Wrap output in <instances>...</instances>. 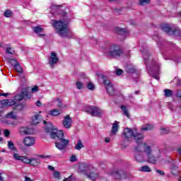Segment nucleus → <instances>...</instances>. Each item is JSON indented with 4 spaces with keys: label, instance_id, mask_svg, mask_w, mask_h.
Listing matches in <instances>:
<instances>
[{
    "label": "nucleus",
    "instance_id": "f257e3e1",
    "mask_svg": "<svg viewBox=\"0 0 181 181\" xmlns=\"http://www.w3.org/2000/svg\"><path fill=\"white\" fill-rule=\"evenodd\" d=\"M162 153L158 146H149L146 143L139 144L135 148V160L139 163L148 162L149 163H156L160 160Z\"/></svg>",
    "mask_w": 181,
    "mask_h": 181
},
{
    "label": "nucleus",
    "instance_id": "f03ea898",
    "mask_svg": "<svg viewBox=\"0 0 181 181\" xmlns=\"http://www.w3.org/2000/svg\"><path fill=\"white\" fill-rule=\"evenodd\" d=\"M45 131L50 134L52 139H59V141L55 142V146L59 151H63L69 146L70 140L64 139V132L62 130H57L54 126L50 122L47 123L45 126Z\"/></svg>",
    "mask_w": 181,
    "mask_h": 181
},
{
    "label": "nucleus",
    "instance_id": "7ed1b4c3",
    "mask_svg": "<svg viewBox=\"0 0 181 181\" xmlns=\"http://www.w3.org/2000/svg\"><path fill=\"white\" fill-rule=\"evenodd\" d=\"M141 52L143 54V57L145 62V64H147V71L148 74H151L152 77L156 78V80H159L160 64L158 61L151 59V53L147 50H142Z\"/></svg>",
    "mask_w": 181,
    "mask_h": 181
},
{
    "label": "nucleus",
    "instance_id": "20e7f679",
    "mask_svg": "<svg viewBox=\"0 0 181 181\" xmlns=\"http://www.w3.org/2000/svg\"><path fill=\"white\" fill-rule=\"evenodd\" d=\"M53 26L56 29L57 33H58L61 37H70L72 35L71 30L69 28L67 22L62 21H54Z\"/></svg>",
    "mask_w": 181,
    "mask_h": 181
},
{
    "label": "nucleus",
    "instance_id": "39448f33",
    "mask_svg": "<svg viewBox=\"0 0 181 181\" xmlns=\"http://www.w3.org/2000/svg\"><path fill=\"white\" fill-rule=\"evenodd\" d=\"M123 135L127 141L134 139L135 142L138 144H142V140L144 139V134L138 133L136 128L130 129L127 127L124 129Z\"/></svg>",
    "mask_w": 181,
    "mask_h": 181
},
{
    "label": "nucleus",
    "instance_id": "423d86ee",
    "mask_svg": "<svg viewBox=\"0 0 181 181\" xmlns=\"http://www.w3.org/2000/svg\"><path fill=\"white\" fill-rule=\"evenodd\" d=\"M105 53H106L107 56H110V57H117L122 54V51L121 48H119V46L112 45L109 48L105 49Z\"/></svg>",
    "mask_w": 181,
    "mask_h": 181
},
{
    "label": "nucleus",
    "instance_id": "0eeeda50",
    "mask_svg": "<svg viewBox=\"0 0 181 181\" xmlns=\"http://www.w3.org/2000/svg\"><path fill=\"white\" fill-rule=\"evenodd\" d=\"M85 111L90 114V115H92V117H101L104 114V110L94 106H86Z\"/></svg>",
    "mask_w": 181,
    "mask_h": 181
},
{
    "label": "nucleus",
    "instance_id": "6e6552de",
    "mask_svg": "<svg viewBox=\"0 0 181 181\" xmlns=\"http://www.w3.org/2000/svg\"><path fill=\"white\" fill-rule=\"evenodd\" d=\"M101 77L103 80V83L106 87L108 94H110V95H114L115 94V90L114 89L112 84H111V82H110V80H108L104 75H102Z\"/></svg>",
    "mask_w": 181,
    "mask_h": 181
},
{
    "label": "nucleus",
    "instance_id": "1a4fd4ad",
    "mask_svg": "<svg viewBox=\"0 0 181 181\" xmlns=\"http://www.w3.org/2000/svg\"><path fill=\"white\" fill-rule=\"evenodd\" d=\"M57 63H59V57H57V54H56V52H52L48 57V64L50 69H54V67L57 66Z\"/></svg>",
    "mask_w": 181,
    "mask_h": 181
},
{
    "label": "nucleus",
    "instance_id": "9d476101",
    "mask_svg": "<svg viewBox=\"0 0 181 181\" xmlns=\"http://www.w3.org/2000/svg\"><path fill=\"white\" fill-rule=\"evenodd\" d=\"M62 125L66 129H70V128H71V125H73V119L70 115H68L64 117Z\"/></svg>",
    "mask_w": 181,
    "mask_h": 181
},
{
    "label": "nucleus",
    "instance_id": "9b49d317",
    "mask_svg": "<svg viewBox=\"0 0 181 181\" xmlns=\"http://www.w3.org/2000/svg\"><path fill=\"white\" fill-rule=\"evenodd\" d=\"M35 142L36 139L35 137L32 136H26L23 140V144L25 145V146H33Z\"/></svg>",
    "mask_w": 181,
    "mask_h": 181
},
{
    "label": "nucleus",
    "instance_id": "f8f14e48",
    "mask_svg": "<svg viewBox=\"0 0 181 181\" xmlns=\"http://www.w3.org/2000/svg\"><path fill=\"white\" fill-rule=\"evenodd\" d=\"M19 132L21 135H30L35 132L33 128L28 127H21L19 129Z\"/></svg>",
    "mask_w": 181,
    "mask_h": 181
},
{
    "label": "nucleus",
    "instance_id": "ddd939ff",
    "mask_svg": "<svg viewBox=\"0 0 181 181\" xmlns=\"http://www.w3.org/2000/svg\"><path fill=\"white\" fill-rule=\"evenodd\" d=\"M111 175L114 176L115 179H121V176H124L127 174L122 170H115L112 172Z\"/></svg>",
    "mask_w": 181,
    "mask_h": 181
},
{
    "label": "nucleus",
    "instance_id": "4468645a",
    "mask_svg": "<svg viewBox=\"0 0 181 181\" xmlns=\"http://www.w3.org/2000/svg\"><path fill=\"white\" fill-rule=\"evenodd\" d=\"M1 105L2 107H11L12 105H15L16 103L11 99H5L3 100H1Z\"/></svg>",
    "mask_w": 181,
    "mask_h": 181
},
{
    "label": "nucleus",
    "instance_id": "2eb2a0df",
    "mask_svg": "<svg viewBox=\"0 0 181 181\" xmlns=\"http://www.w3.org/2000/svg\"><path fill=\"white\" fill-rule=\"evenodd\" d=\"M43 119V117L42 115H39V113L35 114L33 117H32V124L33 125H37L40 121Z\"/></svg>",
    "mask_w": 181,
    "mask_h": 181
},
{
    "label": "nucleus",
    "instance_id": "dca6fc26",
    "mask_svg": "<svg viewBox=\"0 0 181 181\" xmlns=\"http://www.w3.org/2000/svg\"><path fill=\"white\" fill-rule=\"evenodd\" d=\"M62 114V110L60 109H53L48 111V115H51V117H57Z\"/></svg>",
    "mask_w": 181,
    "mask_h": 181
},
{
    "label": "nucleus",
    "instance_id": "f3484780",
    "mask_svg": "<svg viewBox=\"0 0 181 181\" xmlns=\"http://www.w3.org/2000/svg\"><path fill=\"white\" fill-rule=\"evenodd\" d=\"M52 103H48L47 106L52 107V105H57V107H59V108H60V107H62V100L61 99H59V98L54 99Z\"/></svg>",
    "mask_w": 181,
    "mask_h": 181
},
{
    "label": "nucleus",
    "instance_id": "a211bd4d",
    "mask_svg": "<svg viewBox=\"0 0 181 181\" xmlns=\"http://www.w3.org/2000/svg\"><path fill=\"white\" fill-rule=\"evenodd\" d=\"M40 163H42V162L39 158H32L30 160V165H31V166H39Z\"/></svg>",
    "mask_w": 181,
    "mask_h": 181
},
{
    "label": "nucleus",
    "instance_id": "6ab92c4d",
    "mask_svg": "<svg viewBox=\"0 0 181 181\" xmlns=\"http://www.w3.org/2000/svg\"><path fill=\"white\" fill-rule=\"evenodd\" d=\"M161 28L164 32H166V33H168V35H170V33L173 30V28H172V27H170L169 24L163 25Z\"/></svg>",
    "mask_w": 181,
    "mask_h": 181
},
{
    "label": "nucleus",
    "instance_id": "aec40b11",
    "mask_svg": "<svg viewBox=\"0 0 181 181\" xmlns=\"http://www.w3.org/2000/svg\"><path fill=\"white\" fill-rule=\"evenodd\" d=\"M7 146L9 149V151H11V152H16L18 151V148L15 146V144H13V141H8L7 143Z\"/></svg>",
    "mask_w": 181,
    "mask_h": 181
},
{
    "label": "nucleus",
    "instance_id": "412c9836",
    "mask_svg": "<svg viewBox=\"0 0 181 181\" xmlns=\"http://www.w3.org/2000/svg\"><path fill=\"white\" fill-rule=\"evenodd\" d=\"M118 128H119V125L118 124V121H115L112 127V131H111L112 135H115V134L118 132Z\"/></svg>",
    "mask_w": 181,
    "mask_h": 181
},
{
    "label": "nucleus",
    "instance_id": "4be33fe9",
    "mask_svg": "<svg viewBox=\"0 0 181 181\" xmlns=\"http://www.w3.org/2000/svg\"><path fill=\"white\" fill-rule=\"evenodd\" d=\"M86 176L88 177V179H90V180L95 181L97 179H98V174L96 173L92 172L89 174L87 173Z\"/></svg>",
    "mask_w": 181,
    "mask_h": 181
},
{
    "label": "nucleus",
    "instance_id": "5701e85b",
    "mask_svg": "<svg viewBox=\"0 0 181 181\" xmlns=\"http://www.w3.org/2000/svg\"><path fill=\"white\" fill-rule=\"evenodd\" d=\"M170 172L173 176H177V173L179 172V168H177V166L175 164H172L170 166Z\"/></svg>",
    "mask_w": 181,
    "mask_h": 181
},
{
    "label": "nucleus",
    "instance_id": "b1692460",
    "mask_svg": "<svg viewBox=\"0 0 181 181\" xmlns=\"http://www.w3.org/2000/svg\"><path fill=\"white\" fill-rule=\"evenodd\" d=\"M83 148H84L83 141L81 140H78L77 144L75 145V149H76V151H81Z\"/></svg>",
    "mask_w": 181,
    "mask_h": 181
},
{
    "label": "nucleus",
    "instance_id": "393cba45",
    "mask_svg": "<svg viewBox=\"0 0 181 181\" xmlns=\"http://www.w3.org/2000/svg\"><path fill=\"white\" fill-rule=\"evenodd\" d=\"M126 71H127V73H135L136 71V69L134 66L127 65L126 66Z\"/></svg>",
    "mask_w": 181,
    "mask_h": 181
},
{
    "label": "nucleus",
    "instance_id": "a878e982",
    "mask_svg": "<svg viewBox=\"0 0 181 181\" xmlns=\"http://www.w3.org/2000/svg\"><path fill=\"white\" fill-rule=\"evenodd\" d=\"M142 131H151L153 129V125L152 124H146L141 127Z\"/></svg>",
    "mask_w": 181,
    "mask_h": 181
},
{
    "label": "nucleus",
    "instance_id": "bb28decb",
    "mask_svg": "<svg viewBox=\"0 0 181 181\" xmlns=\"http://www.w3.org/2000/svg\"><path fill=\"white\" fill-rule=\"evenodd\" d=\"M170 35H172L173 36H180V29H173V31H171V33Z\"/></svg>",
    "mask_w": 181,
    "mask_h": 181
},
{
    "label": "nucleus",
    "instance_id": "cd10ccee",
    "mask_svg": "<svg viewBox=\"0 0 181 181\" xmlns=\"http://www.w3.org/2000/svg\"><path fill=\"white\" fill-rule=\"evenodd\" d=\"M164 95L165 97H172L173 95V91L170 89L164 90Z\"/></svg>",
    "mask_w": 181,
    "mask_h": 181
},
{
    "label": "nucleus",
    "instance_id": "c85d7f7f",
    "mask_svg": "<svg viewBox=\"0 0 181 181\" xmlns=\"http://www.w3.org/2000/svg\"><path fill=\"white\" fill-rule=\"evenodd\" d=\"M21 162H23V163H25V165H30V158H28L25 156H23L21 158Z\"/></svg>",
    "mask_w": 181,
    "mask_h": 181
},
{
    "label": "nucleus",
    "instance_id": "c756f323",
    "mask_svg": "<svg viewBox=\"0 0 181 181\" xmlns=\"http://www.w3.org/2000/svg\"><path fill=\"white\" fill-rule=\"evenodd\" d=\"M139 170L140 172H151V168H149L148 165H144L141 167Z\"/></svg>",
    "mask_w": 181,
    "mask_h": 181
},
{
    "label": "nucleus",
    "instance_id": "7c9ffc66",
    "mask_svg": "<svg viewBox=\"0 0 181 181\" xmlns=\"http://www.w3.org/2000/svg\"><path fill=\"white\" fill-rule=\"evenodd\" d=\"M62 6L60 5H52L51 6V12L52 13H54V12H56V11H59V9H60Z\"/></svg>",
    "mask_w": 181,
    "mask_h": 181
},
{
    "label": "nucleus",
    "instance_id": "2f4dec72",
    "mask_svg": "<svg viewBox=\"0 0 181 181\" xmlns=\"http://www.w3.org/2000/svg\"><path fill=\"white\" fill-rule=\"evenodd\" d=\"M23 97H25V94L23 93H22L20 95H16L14 97V100H15V101H22V99L23 98Z\"/></svg>",
    "mask_w": 181,
    "mask_h": 181
},
{
    "label": "nucleus",
    "instance_id": "473e14b6",
    "mask_svg": "<svg viewBox=\"0 0 181 181\" xmlns=\"http://www.w3.org/2000/svg\"><path fill=\"white\" fill-rule=\"evenodd\" d=\"M22 157H23V156H21V155H19L18 153H16L13 154V158L15 160H18V161L21 162Z\"/></svg>",
    "mask_w": 181,
    "mask_h": 181
},
{
    "label": "nucleus",
    "instance_id": "72a5a7b5",
    "mask_svg": "<svg viewBox=\"0 0 181 181\" xmlns=\"http://www.w3.org/2000/svg\"><path fill=\"white\" fill-rule=\"evenodd\" d=\"M6 118H11L12 119H16L17 116L16 114L13 112H11L6 115Z\"/></svg>",
    "mask_w": 181,
    "mask_h": 181
},
{
    "label": "nucleus",
    "instance_id": "f704fd0d",
    "mask_svg": "<svg viewBox=\"0 0 181 181\" xmlns=\"http://www.w3.org/2000/svg\"><path fill=\"white\" fill-rule=\"evenodd\" d=\"M6 53H8L9 54H15V50L13 49L11 45H8L6 49Z\"/></svg>",
    "mask_w": 181,
    "mask_h": 181
},
{
    "label": "nucleus",
    "instance_id": "c9c22d12",
    "mask_svg": "<svg viewBox=\"0 0 181 181\" xmlns=\"http://www.w3.org/2000/svg\"><path fill=\"white\" fill-rule=\"evenodd\" d=\"M76 86L78 90H81L82 88H84V83H83V82L80 81H76Z\"/></svg>",
    "mask_w": 181,
    "mask_h": 181
},
{
    "label": "nucleus",
    "instance_id": "e433bc0d",
    "mask_svg": "<svg viewBox=\"0 0 181 181\" xmlns=\"http://www.w3.org/2000/svg\"><path fill=\"white\" fill-rule=\"evenodd\" d=\"M4 16L6 18H12V16H13V13H12L11 10H6L4 12Z\"/></svg>",
    "mask_w": 181,
    "mask_h": 181
},
{
    "label": "nucleus",
    "instance_id": "4c0bfd02",
    "mask_svg": "<svg viewBox=\"0 0 181 181\" xmlns=\"http://www.w3.org/2000/svg\"><path fill=\"white\" fill-rule=\"evenodd\" d=\"M121 109L123 112V114L126 115L128 118H129V113L128 112V110H127V107L125 105H122Z\"/></svg>",
    "mask_w": 181,
    "mask_h": 181
},
{
    "label": "nucleus",
    "instance_id": "58836bf2",
    "mask_svg": "<svg viewBox=\"0 0 181 181\" xmlns=\"http://www.w3.org/2000/svg\"><path fill=\"white\" fill-rule=\"evenodd\" d=\"M117 32L119 33V35H123V36H125L128 34L125 28H117Z\"/></svg>",
    "mask_w": 181,
    "mask_h": 181
},
{
    "label": "nucleus",
    "instance_id": "ea45409f",
    "mask_svg": "<svg viewBox=\"0 0 181 181\" xmlns=\"http://www.w3.org/2000/svg\"><path fill=\"white\" fill-rule=\"evenodd\" d=\"M86 87H87V88H88V90H90V91H93L95 88L94 83H93L91 82H88L86 84Z\"/></svg>",
    "mask_w": 181,
    "mask_h": 181
},
{
    "label": "nucleus",
    "instance_id": "a19ab883",
    "mask_svg": "<svg viewBox=\"0 0 181 181\" xmlns=\"http://www.w3.org/2000/svg\"><path fill=\"white\" fill-rule=\"evenodd\" d=\"M33 30L35 33H40V32L43 31V28L40 25H37L33 28Z\"/></svg>",
    "mask_w": 181,
    "mask_h": 181
},
{
    "label": "nucleus",
    "instance_id": "79ce46f5",
    "mask_svg": "<svg viewBox=\"0 0 181 181\" xmlns=\"http://www.w3.org/2000/svg\"><path fill=\"white\" fill-rule=\"evenodd\" d=\"M14 69L18 73H22L23 71L22 66L19 65V63L14 66Z\"/></svg>",
    "mask_w": 181,
    "mask_h": 181
},
{
    "label": "nucleus",
    "instance_id": "37998d69",
    "mask_svg": "<svg viewBox=\"0 0 181 181\" xmlns=\"http://www.w3.org/2000/svg\"><path fill=\"white\" fill-rule=\"evenodd\" d=\"M9 63L11 64V66H13L15 67L19 62H18V60L16 59H11L9 60Z\"/></svg>",
    "mask_w": 181,
    "mask_h": 181
},
{
    "label": "nucleus",
    "instance_id": "c03bdc74",
    "mask_svg": "<svg viewBox=\"0 0 181 181\" xmlns=\"http://www.w3.org/2000/svg\"><path fill=\"white\" fill-rule=\"evenodd\" d=\"M15 110H16L17 111H21L23 110V104H19L16 105Z\"/></svg>",
    "mask_w": 181,
    "mask_h": 181
},
{
    "label": "nucleus",
    "instance_id": "a18cd8bd",
    "mask_svg": "<svg viewBox=\"0 0 181 181\" xmlns=\"http://www.w3.org/2000/svg\"><path fill=\"white\" fill-rule=\"evenodd\" d=\"M151 2V0H140L139 4L140 5H146L147 4H149Z\"/></svg>",
    "mask_w": 181,
    "mask_h": 181
},
{
    "label": "nucleus",
    "instance_id": "49530a36",
    "mask_svg": "<svg viewBox=\"0 0 181 181\" xmlns=\"http://www.w3.org/2000/svg\"><path fill=\"white\" fill-rule=\"evenodd\" d=\"M174 83H176L177 86H181V79H179V78H175L174 79Z\"/></svg>",
    "mask_w": 181,
    "mask_h": 181
},
{
    "label": "nucleus",
    "instance_id": "de8ad7c7",
    "mask_svg": "<svg viewBox=\"0 0 181 181\" xmlns=\"http://www.w3.org/2000/svg\"><path fill=\"white\" fill-rule=\"evenodd\" d=\"M53 175L56 179H59L60 177V173L59 171H54Z\"/></svg>",
    "mask_w": 181,
    "mask_h": 181
},
{
    "label": "nucleus",
    "instance_id": "09e8293b",
    "mask_svg": "<svg viewBox=\"0 0 181 181\" xmlns=\"http://www.w3.org/2000/svg\"><path fill=\"white\" fill-rule=\"evenodd\" d=\"M70 162H77V157L76 155H72L70 158Z\"/></svg>",
    "mask_w": 181,
    "mask_h": 181
},
{
    "label": "nucleus",
    "instance_id": "8fccbe9b",
    "mask_svg": "<svg viewBox=\"0 0 181 181\" xmlns=\"http://www.w3.org/2000/svg\"><path fill=\"white\" fill-rule=\"evenodd\" d=\"M9 135H11V132H9V130H8V129H5L4 130V136H6V138H8V136H9Z\"/></svg>",
    "mask_w": 181,
    "mask_h": 181
},
{
    "label": "nucleus",
    "instance_id": "3c124183",
    "mask_svg": "<svg viewBox=\"0 0 181 181\" xmlns=\"http://www.w3.org/2000/svg\"><path fill=\"white\" fill-rule=\"evenodd\" d=\"M122 71H123L122 69H116L115 74L117 76H121V74H122Z\"/></svg>",
    "mask_w": 181,
    "mask_h": 181
},
{
    "label": "nucleus",
    "instance_id": "603ef678",
    "mask_svg": "<svg viewBox=\"0 0 181 181\" xmlns=\"http://www.w3.org/2000/svg\"><path fill=\"white\" fill-rule=\"evenodd\" d=\"M37 91H39V87L37 86H34L31 89V93H37Z\"/></svg>",
    "mask_w": 181,
    "mask_h": 181
},
{
    "label": "nucleus",
    "instance_id": "864d4df0",
    "mask_svg": "<svg viewBox=\"0 0 181 181\" xmlns=\"http://www.w3.org/2000/svg\"><path fill=\"white\" fill-rule=\"evenodd\" d=\"M168 108L171 110V111H175V105L170 103L168 105Z\"/></svg>",
    "mask_w": 181,
    "mask_h": 181
},
{
    "label": "nucleus",
    "instance_id": "5fc2aeb1",
    "mask_svg": "<svg viewBox=\"0 0 181 181\" xmlns=\"http://www.w3.org/2000/svg\"><path fill=\"white\" fill-rule=\"evenodd\" d=\"M161 134H169V129L161 128Z\"/></svg>",
    "mask_w": 181,
    "mask_h": 181
},
{
    "label": "nucleus",
    "instance_id": "6e6d98bb",
    "mask_svg": "<svg viewBox=\"0 0 181 181\" xmlns=\"http://www.w3.org/2000/svg\"><path fill=\"white\" fill-rule=\"evenodd\" d=\"M156 172L158 173V175H160V176H163V175H165V173L163 170H156Z\"/></svg>",
    "mask_w": 181,
    "mask_h": 181
},
{
    "label": "nucleus",
    "instance_id": "4d7b16f0",
    "mask_svg": "<svg viewBox=\"0 0 181 181\" xmlns=\"http://www.w3.org/2000/svg\"><path fill=\"white\" fill-rule=\"evenodd\" d=\"M38 158H40L41 159H45L46 158H49V156H45V155H39Z\"/></svg>",
    "mask_w": 181,
    "mask_h": 181
},
{
    "label": "nucleus",
    "instance_id": "13d9d810",
    "mask_svg": "<svg viewBox=\"0 0 181 181\" xmlns=\"http://www.w3.org/2000/svg\"><path fill=\"white\" fill-rule=\"evenodd\" d=\"M105 141L106 142V143H110V142H111V138H110V137H106L105 139Z\"/></svg>",
    "mask_w": 181,
    "mask_h": 181
},
{
    "label": "nucleus",
    "instance_id": "bf43d9fd",
    "mask_svg": "<svg viewBox=\"0 0 181 181\" xmlns=\"http://www.w3.org/2000/svg\"><path fill=\"white\" fill-rule=\"evenodd\" d=\"M177 97L181 98V90H177L176 93Z\"/></svg>",
    "mask_w": 181,
    "mask_h": 181
},
{
    "label": "nucleus",
    "instance_id": "052dcab7",
    "mask_svg": "<svg viewBox=\"0 0 181 181\" xmlns=\"http://www.w3.org/2000/svg\"><path fill=\"white\" fill-rule=\"evenodd\" d=\"M8 95H11V93H1V96L3 97H8Z\"/></svg>",
    "mask_w": 181,
    "mask_h": 181
},
{
    "label": "nucleus",
    "instance_id": "680f3d73",
    "mask_svg": "<svg viewBox=\"0 0 181 181\" xmlns=\"http://www.w3.org/2000/svg\"><path fill=\"white\" fill-rule=\"evenodd\" d=\"M36 105H37V107H42V103L40 102V100H38V101L36 103Z\"/></svg>",
    "mask_w": 181,
    "mask_h": 181
},
{
    "label": "nucleus",
    "instance_id": "e2e57ef3",
    "mask_svg": "<svg viewBox=\"0 0 181 181\" xmlns=\"http://www.w3.org/2000/svg\"><path fill=\"white\" fill-rule=\"evenodd\" d=\"M25 181H33V180L30 179V177H25Z\"/></svg>",
    "mask_w": 181,
    "mask_h": 181
},
{
    "label": "nucleus",
    "instance_id": "0e129e2a",
    "mask_svg": "<svg viewBox=\"0 0 181 181\" xmlns=\"http://www.w3.org/2000/svg\"><path fill=\"white\" fill-rule=\"evenodd\" d=\"M48 169H49V170H54V167H53V166H52V165H49V166H48Z\"/></svg>",
    "mask_w": 181,
    "mask_h": 181
},
{
    "label": "nucleus",
    "instance_id": "69168bd1",
    "mask_svg": "<svg viewBox=\"0 0 181 181\" xmlns=\"http://www.w3.org/2000/svg\"><path fill=\"white\" fill-rule=\"evenodd\" d=\"M64 181H71V176H70L69 178H65Z\"/></svg>",
    "mask_w": 181,
    "mask_h": 181
},
{
    "label": "nucleus",
    "instance_id": "338daca9",
    "mask_svg": "<svg viewBox=\"0 0 181 181\" xmlns=\"http://www.w3.org/2000/svg\"><path fill=\"white\" fill-rule=\"evenodd\" d=\"M0 181H4V177H2V173H0Z\"/></svg>",
    "mask_w": 181,
    "mask_h": 181
},
{
    "label": "nucleus",
    "instance_id": "774afa93",
    "mask_svg": "<svg viewBox=\"0 0 181 181\" xmlns=\"http://www.w3.org/2000/svg\"><path fill=\"white\" fill-rule=\"evenodd\" d=\"M178 153L181 155V148H178Z\"/></svg>",
    "mask_w": 181,
    "mask_h": 181
}]
</instances>
